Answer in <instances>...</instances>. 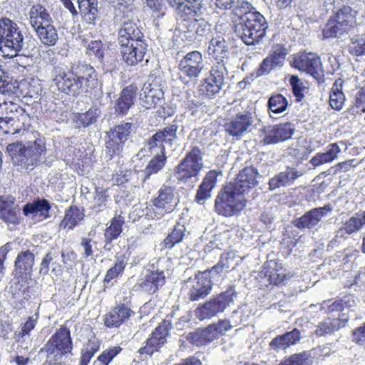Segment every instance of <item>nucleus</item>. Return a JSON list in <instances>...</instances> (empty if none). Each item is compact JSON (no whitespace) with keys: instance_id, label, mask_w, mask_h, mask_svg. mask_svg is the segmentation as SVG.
<instances>
[{"instance_id":"obj_1","label":"nucleus","mask_w":365,"mask_h":365,"mask_svg":"<svg viewBox=\"0 0 365 365\" xmlns=\"http://www.w3.org/2000/svg\"><path fill=\"white\" fill-rule=\"evenodd\" d=\"M53 81L58 91L77 97L85 88H95L98 85L97 73L89 64H73L70 68L55 66L52 71Z\"/></svg>"},{"instance_id":"obj_2","label":"nucleus","mask_w":365,"mask_h":365,"mask_svg":"<svg viewBox=\"0 0 365 365\" xmlns=\"http://www.w3.org/2000/svg\"><path fill=\"white\" fill-rule=\"evenodd\" d=\"M6 150L13 164L21 170L32 171L45 161L46 148L44 138H39L26 143L16 141L8 144Z\"/></svg>"},{"instance_id":"obj_3","label":"nucleus","mask_w":365,"mask_h":365,"mask_svg":"<svg viewBox=\"0 0 365 365\" xmlns=\"http://www.w3.org/2000/svg\"><path fill=\"white\" fill-rule=\"evenodd\" d=\"M17 24H0V50L4 56L12 58L18 55L30 56L36 47L26 46L22 32Z\"/></svg>"},{"instance_id":"obj_4","label":"nucleus","mask_w":365,"mask_h":365,"mask_svg":"<svg viewBox=\"0 0 365 365\" xmlns=\"http://www.w3.org/2000/svg\"><path fill=\"white\" fill-rule=\"evenodd\" d=\"M235 187L227 184L218 192L215 200V211L220 215L230 217L237 215L245 207V196Z\"/></svg>"},{"instance_id":"obj_5","label":"nucleus","mask_w":365,"mask_h":365,"mask_svg":"<svg viewBox=\"0 0 365 365\" xmlns=\"http://www.w3.org/2000/svg\"><path fill=\"white\" fill-rule=\"evenodd\" d=\"M237 297L235 287L230 285L225 291L200 304L195 309L196 317L202 321L217 316L230 307Z\"/></svg>"},{"instance_id":"obj_6","label":"nucleus","mask_w":365,"mask_h":365,"mask_svg":"<svg viewBox=\"0 0 365 365\" xmlns=\"http://www.w3.org/2000/svg\"><path fill=\"white\" fill-rule=\"evenodd\" d=\"M72 350L73 340L71 331L66 326H61L40 349L39 354L45 353L47 357L63 359L71 354Z\"/></svg>"},{"instance_id":"obj_7","label":"nucleus","mask_w":365,"mask_h":365,"mask_svg":"<svg viewBox=\"0 0 365 365\" xmlns=\"http://www.w3.org/2000/svg\"><path fill=\"white\" fill-rule=\"evenodd\" d=\"M135 128L133 123L123 121L106 133L105 150L110 159L121 154L131 134L135 132Z\"/></svg>"},{"instance_id":"obj_8","label":"nucleus","mask_w":365,"mask_h":365,"mask_svg":"<svg viewBox=\"0 0 365 365\" xmlns=\"http://www.w3.org/2000/svg\"><path fill=\"white\" fill-rule=\"evenodd\" d=\"M202 168L201 150L195 146L175 168L177 179L184 182H190L193 178H196L195 180H197Z\"/></svg>"},{"instance_id":"obj_9","label":"nucleus","mask_w":365,"mask_h":365,"mask_svg":"<svg viewBox=\"0 0 365 365\" xmlns=\"http://www.w3.org/2000/svg\"><path fill=\"white\" fill-rule=\"evenodd\" d=\"M228 75L227 68L222 65H213L208 75L199 86V93L208 99L218 94L225 84V77Z\"/></svg>"},{"instance_id":"obj_10","label":"nucleus","mask_w":365,"mask_h":365,"mask_svg":"<svg viewBox=\"0 0 365 365\" xmlns=\"http://www.w3.org/2000/svg\"><path fill=\"white\" fill-rule=\"evenodd\" d=\"M205 63L201 52L192 51L186 53L180 61L178 68L180 71V79L187 84L185 77L190 79H196L204 70Z\"/></svg>"},{"instance_id":"obj_11","label":"nucleus","mask_w":365,"mask_h":365,"mask_svg":"<svg viewBox=\"0 0 365 365\" xmlns=\"http://www.w3.org/2000/svg\"><path fill=\"white\" fill-rule=\"evenodd\" d=\"M4 110V112L0 115V129L6 134L19 133L23 125L20 117L24 116V110L11 102L9 104L5 103Z\"/></svg>"},{"instance_id":"obj_12","label":"nucleus","mask_w":365,"mask_h":365,"mask_svg":"<svg viewBox=\"0 0 365 365\" xmlns=\"http://www.w3.org/2000/svg\"><path fill=\"white\" fill-rule=\"evenodd\" d=\"M120 55L128 66H134L141 63L147 55L148 45L145 41H131L126 43L120 38Z\"/></svg>"},{"instance_id":"obj_13","label":"nucleus","mask_w":365,"mask_h":365,"mask_svg":"<svg viewBox=\"0 0 365 365\" xmlns=\"http://www.w3.org/2000/svg\"><path fill=\"white\" fill-rule=\"evenodd\" d=\"M255 120L256 116L250 110L239 112L225 124V130L232 136L241 137L252 131Z\"/></svg>"},{"instance_id":"obj_14","label":"nucleus","mask_w":365,"mask_h":365,"mask_svg":"<svg viewBox=\"0 0 365 365\" xmlns=\"http://www.w3.org/2000/svg\"><path fill=\"white\" fill-rule=\"evenodd\" d=\"M173 329L171 322L163 320L152 332L150 336L146 340V345L139 349L140 354L153 355L167 341V337Z\"/></svg>"},{"instance_id":"obj_15","label":"nucleus","mask_w":365,"mask_h":365,"mask_svg":"<svg viewBox=\"0 0 365 365\" xmlns=\"http://www.w3.org/2000/svg\"><path fill=\"white\" fill-rule=\"evenodd\" d=\"M172 6L177 7L178 18L182 21L196 23L201 20L200 4L202 0H167Z\"/></svg>"},{"instance_id":"obj_16","label":"nucleus","mask_w":365,"mask_h":365,"mask_svg":"<svg viewBox=\"0 0 365 365\" xmlns=\"http://www.w3.org/2000/svg\"><path fill=\"white\" fill-rule=\"evenodd\" d=\"M333 207L329 203L322 207H314L294 220L292 223L295 227L299 230H317L322 219L331 213Z\"/></svg>"},{"instance_id":"obj_17","label":"nucleus","mask_w":365,"mask_h":365,"mask_svg":"<svg viewBox=\"0 0 365 365\" xmlns=\"http://www.w3.org/2000/svg\"><path fill=\"white\" fill-rule=\"evenodd\" d=\"M175 187L163 185L158 192V196L153 200V205L160 215L171 213L179 203V198Z\"/></svg>"},{"instance_id":"obj_18","label":"nucleus","mask_w":365,"mask_h":365,"mask_svg":"<svg viewBox=\"0 0 365 365\" xmlns=\"http://www.w3.org/2000/svg\"><path fill=\"white\" fill-rule=\"evenodd\" d=\"M294 67L299 71L312 76L319 83L323 81L324 74L322 71V63L319 56L309 53H302L294 61Z\"/></svg>"},{"instance_id":"obj_19","label":"nucleus","mask_w":365,"mask_h":365,"mask_svg":"<svg viewBox=\"0 0 365 365\" xmlns=\"http://www.w3.org/2000/svg\"><path fill=\"white\" fill-rule=\"evenodd\" d=\"M187 283L189 287L188 299L192 302L205 298L211 292L213 285L212 279H208L200 271L195 273L194 279L190 277Z\"/></svg>"},{"instance_id":"obj_20","label":"nucleus","mask_w":365,"mask_h":365,"mask_svg":"<svg viewBox=\"0 0 365 365\" xmlns=\"http://www.w3.org/2000/svg\"><path fill=\"white\" fill-rule=\"evenodd\" d=\"M165 282L164 271L159 269V262H157L150 265L140 287L143 292L152 294L162 287Z\"/></svg>"},{"instance_id":"obj_21","label":"nucleus","mask_w":365,"mask_h":365,"mask_svg":"<svg viewBox=\"0 0 365 365\" xmlns=\"http://www.w3.org/2000/svg\"><path fill=\"white\" fill-rule=\"evenodd\" d=\"M178 126L173 123L158 130L153 134L148 140V148L152 150L158 148L162 154H164V143L173 145L177 139V130Z\"/></svg>"},{"instance_id":"obj_22","label":"nucleus","mask_w":365,"mask_h":365,"mask_svg":"<svg viewBox=\"0 0 365 365\" xmlns=\"http://www.w3.org/2000/svg\"><path fill=\"white\" fill-rule=\"evenodd\" d=\"M259 178H261V175L255 167L247 166L239 172L234 182H230L228 184L233 185L237 191L241 192L240 193L244 195L250 189L257 185Z\"/></svg>"},{"instance_id":"obj_23","label":"nucleus","mask_w":365,"mask_h":365,"mask_svg":"<svg viewBox=\"0 0 365 365\" xmlns=\"http://www.w3.org/2000/svg\"><path fill=\"white\" fill-rule=\"evenodd\" d=\"M266 24H234V30L246 45L259 43L266 33Z\"/></svg>"},{"instance_id":"obj_24","label":"nucleus","mask_w":365,"mask_h":365,"mask_svg":"<svg viewBox=\"0 0 365 365\" xmlns=\"http://www.w3.org/2000/svg\"><path fill=\"white\" fill-rule=\"evenodd\" d=\"M304 172L302 170H298L295 167L287 166L285 170L269 180V190L273 191L281 187H289L294 185L295 180L302 176Z\"/></svg>"},{"instance_id":"obj_25","label":"nucleus","mask_w":365,"mask_h":365,"mask_svg":"<svg viewBox=\"0 0 365 365\" xmlns=\"http://www.w3.org/2000/svg\"><path fill=\"white\" fill-rule=\"evenodd\" d=\"M35 262V255L30 250L21 251L14 262V274L19 280H24L31 276Z\"/></svg>"},{"instance_id":"obj_26","label":"nucleus","mask_w":365,"mask_h":365,"mask_svg":"<svg viewBox=\"0 0 365 365\" xmlns=\"http://www.w3.org/2000/svg\"><path fill=\"white\" fill-rule=\"evenodd\" d=\"M135 312L128 303H118L105 316V326L108 328H118L125 324Z\"/></svg>"},{"instance_id":"obj_27","label":"nucleus","mask_w":365,"mask_h":365,"mask_svg":"<svg viewBox=\"0 0 365 365\" xmlns=\"http://www.w3.org/2000/svg\"><path fill=\"white\" fill-rule=\"evenodd\" d=\"M356 307V302L351 295L344 296L334 300L324 301L322 304V309L328 314L337 317L339 314L346 313L349 316L354 307Z\"/></svg>"},{"instance_id":"obj_28","label":"nucleus","mask_w":365,"mask_h":365,"mask_svg":"<svg viewBox=\"0 0 365 365\" xmlns=\"http://www.w3.org/2000/svg\"><path fill=\"white\" fill-rule=\"evenodd\" d=\"M351 316L346 313L339 314L337 317L333 315V318L328 317L324 321L319 322L314 330V334L317 336H326L331 335L335 331L344 327Z\"/></svg>"},{"instance_id":"obj_29","label":"nucleus","mask_w":365,"mask_h":365,"mask_svg":"<svg viewBox=\"0 0 365 365\" xmlns=\"http://www.w3.org/2000/svg\"><path fill=\"white\" fill-rule=\"evenodd\" d=\"M164 93L159 86L154 83L144 84L140 93L141 105L146 109L156 106H161L163 103Z\"/></svg>"},{"instance_id":"obj_30","label":"nucleus","mask_w":365,"mask_h":365,"mask_svg":"<svg viewBox=\"0 0 365 365\" xmlns=\"http://www.w3.org/2000/svg\"><path fill=\"white\" fill-rule=\"evenodd\" d=\"M207 51L216 61L214 65L226 66L230 58V50L227 41L222 36L213 37L209 43Z\"/></svg>"},{"instance_id":"obj_31","label":"nucleus","mask_w":365,"mask_h":365,"mask_svg":"<svg viewBox=\"0 0 365 365\" xmlns=\"http://www.w3.org/2000/svg\"><path fill=\"white\" fill-rule=\"evenodd\" d=\"M20 210L16 205V199L12 195L0 197V219L6 224H18Z\"/></svg>"},{"instance_id":"obj_32","label":"nucleus","mask_w":365,"mask_h":365,"mask_svg":"<svg viewBox=\"0 0 365 365\" xmlns=\"http://www.w3.org/2000/svg\"><path fill=\"white\" fill-rule=\"evenodd\" d=\"M137 90V87L131 85L121 91L113 107L117 115L124 116L128 113L130 108L134 105Z\"/></svg>"},{"instance_id":"obj_33","label":"nucleus","mask_w":365,"mask_h":365,"mask_svg":"<svg viewBox=\"0 0 365 365\" xmlns=\"http://www.w3.org/2000/svg\"><path fill=\"white\" fill-rule=\"evenodd\" d=\"M302 338V332L299 329L294 328L292 330L286 331L283 334L275 336L269 342L271 349L279 352L286 351L291 346L297 344Z\"/></svg>"},{"instance_id":"obj_34","label":"nucleus","mask_w":365,"mask_h":365,"mask_svg":"<svg viewBox=\"0 0 365 365\" xmlns=\"http://www.w3.org/2000/svg\"><path fill=\"white\" fill-rule=\"evenodd\" d=\"M220 173L221 172L212 170L206 174L198 186L195 197V202L202 205L206 200L211 197L212 191L217 184V177Z\"/></svg>"},{"instance_id":"obj_35","label":"nucleus","mask_w":365,"mask_h":365,"mask_svg":"<svg viewBox=\"0 0 365 365\" xmlns=\"http://www.w3.org/2000/svg\"><path fill=\"white\" fill-rule=\"evenodd\" d=\"M51 205L45 198L37 197L31 202H27L23 206L22 212L26 217L39 216L44 219L49 218Z\"/></svg>"},{"instance_id":"obj_36","label":"nucleus","mask_w":365,"mask_h":365,"mask_svg":"<svg viewBox=\"0 0 365 365\" xmlns=\"http://www.w3.org/2000/svg\"><path fill=\"white\" fill-rule=\"evenodd\" d=\"M101 115L100 106L93 104L85 113H78L75 115V124L78 128H86L95 124Z\"/></svg>"},{"instance_id":"obj_37","label":"nucleus","mask_w":365,"mask_h":365,"mask_svg":"<svg viewBox=\"0 0 365 365\" xmlns=\"http://www.w3.org/2000/svg\"><path fill=\"white\" fill-rule=\"evenodd\" d=\"M125 224V217L123 212L118 215H115L110 221V225L106 229L105 236V247L108 245H111L112 242L118 239L123 232V225Z\"/></svg>"},{"instance_id":"obj_38","label":"nucleus","mask_w":365,"mask_h":365,"mask_svg":"<svg viewBox=\"0 0 365 365\" xmlns=\"http://www.w3.org/2000/svg\"><path fill=\"white\" fill-rule=\"evenodd\" d=\"M84 210L76 205L70 206L65 212L63 219L60 222L61 229L73 230L78 224L83 220Z\"/></svg>"},{"instance_id":"obj_39","label":"nucleus","mask_w":365,"mask_h":365,"mask_svg":"<svg viewBox=\"0 0 365 365\" xmlns=\"http://www.w3.org/2000/svg\"><path fill=\"white\" fill-rule=\"evenodd\" d=\"M231 261L228 253H222L216 264L201 272L213 282L218 280L224 272L230 268Z\"/></svg>"},{"instance_id":"obj_40","label":"nucleus","mask_w":365,"mask_h":365,"mask_svg":"<svg viewBox=\"0 0 365 365\" xmlns=\"http://www.w3.org/2000/svg\"><path fill=\"white\" fill-rule=\"evenodd\" d=\"M21 82L14 79L7 72L0 68V93L4 95L21 94L20 86Z\"/></svg>"},{"instance_id":"obj_41","label":"nucleus","mask_w":365,"mask_h":365,"mask_svg":"<svg viewBox=\"0 0 365 365\" xmlns=\"http://www.w3.org/2000/svg\"><path fill=\"white\" fill-rule=\"evenodd\" d=\"M43 43L54 45L58 40V34L53 24H31Z\"/></svg>"},{"instance_id":"obj_42","label":"nucleus","mask_w":365,"mask_h":365,"mask_svg":"<svg viewBox=\"0 0 365 365\" xmlns=\"http://www.w3.org/2000/svg\"><path fill=\"white\" fill-rule=\"evenodd\" d=\"M190 232L186 231L185 226L182 224H176L172 231L168 235L162 242L165 249H172L177 244L180 243L185 237L189 235Z\"/></svg>"},{"instance_id":"obj_43","label":"nucleus","mask_w":365,"mask_h":365,"mask_svg":"<svg viewBox=\"0 0 365 365\" xmlns=\"http://www.w3.org/2000/svg\"><path fill=\"white\" fill-rule=\"evenodd\" d=\"M343 80L338 78L335 81L329 93V105L336 110H339L342 108L345 101V96L342 91Z\"/></svg>"},{"instance_id":"obj_44","label":"nucleus","mask_w":365,"mask_h":365,"mask_svg":"<svg viewBox=\"0 0 365 365\" xmlns=\"http://www.w3.org/2000/svg\"><path fill=\"white\" fill-rule=\"evenodd\" d=\"M274 267L265 272V279L269 282V284L278 286L285 284L291 276L285 273V269L282 267H278L277 263L274 262Z\"/></svg>"},{"instance_id":"obj_45","label":"nucleus","mask_w":365,"mask_h":365,"mask_svg":"<svg viewBox=\"0 0 365 365\" xmlns=\"http://www.w3.org/2000/svg\"><path fill=\"white\" fill-rule=\"evenodd\" d=\"M217 337L214 326H209L203 329H197L192 335V340L197 345H206L212 342Z\"/></svg>"},{"instance_id":"obj_46","label":"nucleus","mask_w":365,"mask_h":365,"mask_svg":"<svg viewBox=\"0 0 365 365\" xmlns=\"http://www.w3.org/2000/svg\"><path fill=\"white\" fill-rule=\"evenodd\" d=\"M287 99L282 94L277 93L271 96L267 101V107L270 116L274 118L272 114H280L285 111L288 106Z\"/></svg>"},{"instance_id":"obj_47","label":"nucleus","mask_w":365,"mask_h":365,"mask_svg":"<svg viewBox=\"0 0 365 365\" xmlns=\"http://www.w3.org/2000/svg\"><path fill=\"white\" fill-rule=\"evenodd\" d=\"M248 11H244L245 8L239 9L240 23H266L265 18L257 9L249 3H246Z\"/></svg>"},{"instance_id":"obj_48","label":"nucleus","mask_w":365,"mask_h":365,"mask_svg":"<svg viewBox=\"0 0 365 365\" xmlns=\"http://www.w3.org/2000/svg\"><path fill=\"white\" fill-rule=\"evenodd\" d=\"M109 3L112 4L115 8V17H120L116 21H122V23H128L126 20H123V18H128L129 14L133 9V0H108Z\"/></svg>"},{"instance_id":"obj_49","label":"nucleus","mask_w":365,"mask_h":365,"mask_svg":"<svg viewBox=\"0 0 365 365\" xmlns=\"http://www.w3.org/2000/svg\"><path fill=\"white\" fill-rule=\"evenodd\" d=\"M78 9L81 14L87 21H96L98 10L95 0H78Z\"/></svg>"},{"instance_id":"obj_50","label":"nucleus","mask_w":365,"mask_h":365,"mask_svg":"<svg viewBox=\"0 0 365 365\" xmlns=\"http://www.w3.org/2000/svg\"><path fill=\"white\" fill-rule=\"evenodd\" d=\"M166 162V157L165 154H163L162 156L158 154L152 158L145 170H143V181H145L149 177L155 173H158L164 166Z\"/></svg>"},{"instance_id":"obj_51","label":"nucleus","mask_w":365,"mask_h":365,"mask_svg":"<svg viewBox=\"0 0 365 365\" xmlns=\"http://www.w3.org/2000/svg\"><path fill=\"white\" fill-rule=\"evenodd\" d=\"M312 363L311 354L303 351L284 358L279 365H312Z\"/></svg>"},{"instance_id":"obj_52","label":"nucleus","mask_w":365,"mask_h":365,"mask_svg":"<svg viewBox=\"0 0 365 365\" xmlns=\"http://www.w3.org/2000/svg\"><path fill=\"white\" fill-rule=\"evenodd\" d=\"M348 51L353 56H365V32L351 38Z\"/></svg>"},{"instance_id":"obj_53","label":"nucleus","mask_w":365,"mask_h":365,"mask_svg":"<svg viewBox=\"0 0 365 365\" xmlns=\"http://www.w3.org/2000/svg\"><path fill=\"white\" fill-rule=\"evenodd\" d=\"M289 51L282 44L277 43L272 46L270 53L267 56L277 67L281 68Z\"/></svg>"},{"instance_id":"obj_54","label":"nucleus","mask_w":365,"mask_h":365,"mask_svg":"<svg viewBox=\"0 0 365 365\" xmlns=\"http://www.w3.org/2000/svg\"><path fill=\"white\" fill-rule=\"evenodd\" d=\"M126 264L127 259L124 255L118 257L114 266L107 271L104 278V283L108 284L112 279L118 277L123 272Z\"/></svg>"},{"instance_id":"obj_55","label":"nucleus","mask_w":365,"mask_h":365,"mask_svg":"<svg viewBox=\"0 0 365 365\" xmlns=\"http://www.w3.org/2000/svg\"><path fill=\"white\" fill-rule=\"evenodd\" d=\"M29 16L30 23H48L51 21L46 8L40 4L34 5L31 8Z\"/></svg>"},{"instance_id":"obj_56","label":"nucleus","mask_w":365,"mask_h":365,"mask_svg":"<svg viewBox=\"0 0 365 365\" xmlns=\"http://www.w3.org/2000/svg\"><path fill=\"white\" fill-rule=\"evenodd\" d=\"M364 225L359 219L356 213L342 223L341 230H343L344 233L349 237V235L354 234L360 231Z\"/></svg>"},{"instance_id":"obj_57","label":"nucleus","mask_w":365,"mask_h":365,"mask_svg":"<svg viewBox=\"0 0 365 365\" xmlns=\"http://www.w3.org/2000/svg\"><path fill=\"white\" fill-rule=\"evenodd\" d=\"M348 24H325L322 30L324 38H340L348 33L346 26Z\"/></svg>"},{"instance_id":"obj_58","label":"nucleus","mask_w":365,"mask_h":365,"mask_svg":"<svg viewBox=\"0 0 365 365\" xmlns=\"http://www.w3.org/2000/svg\"><path fill=\"white\" fill-rule=\"evenodd\" d=\"M108 196L106 194V190L101 187L96 188L93 204L91 208L96 212H99L106 208Z\"/></svg>"},{"instance_id":"obj_59","label":"nucleus","mask_w":365,"mask_h":365,"mask_svg":"<svg viewBox=\"0 0 365 365\" xmlns=\"http://www.w3.org/2000/svg\"><path fill=\"white\" fill-rule=\"evenodd\" d=\"M289 83L296 101L301 102L304 97V91L306 89V86L296 75L290 76Z\"/></svg>"},{"instance_id":"obj_60","label":"nucleus","mask_w":365,"mask_h":365,"mask_svg":"<svg viewBox=\"0 0 365 365\" xmlns=\"http://www.w3.org/2000/svg\"><path fill=\"white\" fill-rule=\"evenodd\" d=\"M260 136L262 137V142L264 145H271L279 143L274 125L264 126L260 129Z\"/></svg>"},{"instance_id":"obj_61","label":"nucleus","mask_w":365,"mask_h":365,"mask_svg":"<svg viewBox=\"0 0 365 365\" xmlns=\"http://www.w3.org/2000/svg\"><path fill=\"white\" fill-rule=\"evenodd\" d=\"M143 34L138 28L132 29L131 28H125L120 29L118 40L123 39L125 42L130 43L131 41H144L143 39Z\"/></svg>"},{"instance_id":"obj_62","label":"nucleus","mask_w":365,"mask_h":365,"mask_svg":"<svg viewBox=\"0 0 365 365\" xmlns=\"http://www.w3.org/2000/svg\"><path fill=\"white\" fill-rule=\"evenodd\" d=\"M38 318V313L28 317L27 320L21 325V331L17 334L18 341H20L21 339H24L26 335L30 334V332L36 325Z\"/></svg>"},{"instance_id":"obj_63","label":"nucleus","mask_w":365,"mask_h":365,"mask_svg":"<svg viewBox=\"0 0 365 365\" xmlns=\"http://www.w3.org/2000/svg\"><path fill=\"white\" fill-rule=\"evenodd\" d=\"M98 349L99 346L95 343H88L86 348L82 350L80 365H88Z\"/></svg>"},{"instance_id":"obj_64","label":"nucleus","mask_w":365,"mask_h":365,"mask_svg":"<svg viewBox=\"0 0 365 365\" xmlns=\"http://www.w3.org/2000/svg\"><path fill=\"white\" fill-rule=\"evenodd\" d=\"M122 350L120 346L110 347L103 351L98 357V360L102 365H108L109 363Z\"/></svg>"}]
</instances>
